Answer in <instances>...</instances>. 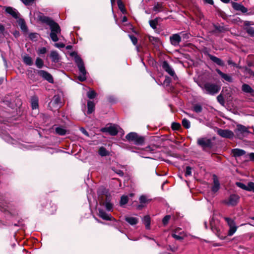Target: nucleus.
<instances>
[{
	"label": "nucleus",
	"instance_id": "f257e3e1",
	"mask_svg": "<svg viewBox=\"0 0 254 254\" xmlns=\"http://www.w3.org/2000/svg\"><path fill=\"white\" fill-rule=\"evenodd\" d=\"M198 86L206 93L214 95L219 92L220 87L210 83H198Z\"/></svg>",
	"mask_w": 254,
	"mask_h": 254
},
{
	"label": "nucleus",
	"instance_id": "f03ea898",
	"mask_svg": "<svg viewBox=\"0 0 254 254\" xmlns=\"http://www.w3.org/2000/svg\"><path fill=\"white\" fill-rule=\"evenodd\" d=\"M74 60L80 72V74L78 76V78L80 81H83L86 79V71L83 62L80 57L77 55L74 57Z\"/></svg>",
	"mask_w": 254,
	"mask_h": 254
},
{
	"label": "nucleus",
	"instance_id": "7ed1b4c3",
	"mask_svg": "<svg viewBox=\"0 0 254 254\" xmlns=\"http://www.w3.org/2000/svg\"><path fill=\"white\" fill-rule=\"evenodd\" d=\"M41 20L46 23L50 27L51 32L57 33H61V29L59 24L52 20L51 18L44 16L41 18Z\"/></svg>",
	"mask_w": 254,
	"mask_h": 254
},
{
	"label": "nucleus",
	"instance_id": "20e7f679",
	"mask_svg": "<svg viewBox=\"0 0 254 254\" xmlns=\"http://www.w3.org/2000/svg\"><path fill=\"white\" fill-rule=\"evenodd\" d=\"M126 139L129 141H133L136 145H141L144 142V138L139 136L135 132H130L126 136Z\"/></svg>",
	"mask_w": 254,
	"mask_h": 254
},
{
	"label": "nucleus",
	"instance_id": "39448f33",
	"mask_svg": "<svg viewBox=\"0 0 254 254\" xmlns=\"http://www.w3.org/2000/svg\"><path fill=\"white\" fill-rule=\"evenodd\" d=\"M250 133L248 127L242 125H238L235 130V133L237 137L242 139Z\"/></svg>",
	"mask_w": 254,
	"mask_h": 254
},
{
	"label": "nucleus",
	"instance_id": "423d86ee",
	"mask_svg": "<svg viewBox=\"0 0 254 254\" xmlns=\"http://www.w3.org/2000/svg\"><path fill=\"white\" fill-rule=\"evenodd\" d=\"M224 220L227 222V225L229 227V230L228 235L229 236H232L237 231V227L236 225L235 221L229 217H224Z\"/></svg>",
	"mask_w": 254,
	"mask_h": 254
},
{
	"label": "nucleus",
	"instance_id": "0eeeda50",
	"mask_svg": "<svg viewBox=\"0 0 254 254\" xmlns=\"http://www.w3.org/2000/svg\"><path fill=\"white\" fill-rule=\"evenodd\" d=\"M240 199V196L235 194H231L229 198L224 201V203L229 206H235L237 204Z\"/></svg>",
	"mask_w": 254,
	"mask_h": 254
},
{
	"label": "nucleus",
	"instance_id": "6e6552de",
	"mask_svg": "<svg viewBox=\"0 0 254 254\" xmlns=\"http://www.w3.org/2000/svg\"><path fill=\"white\" fill-rule=\"evenodd\" d=\"M197 144L205 149L211 147V141L207 138H199L197 139Z\"/></svg>",
	"mask_w": 254,
	"mask_h": 254
},
{
	"label": "nucleus",
	"instance_id": "1a4fd4ad",
	"mask_svg": "<svg viewBox=\"0 0 254 254\" xmlns=\"http://www.w3.org/2000/svg\"><path fill=\"white\" fill-rule=\"evenodd\" d=\"M217 132L220 136L223 137L231 138L234 136V133L228 129H218Z\"/></svg>",
	"mask_w": 254,
	"mask_h": 254
},
{
	"label": "nucleus",
	"instance_id": "9d476101",
	"mask_svg": "<svg viewBox=\"0 0 254 254\" xmlns=\"http://www.w3.org/2000/svg\"><path fill=\"white\" fill-rule=\"evenodd\" d=\"M172 236L177 240H181L184 239L185 235L181 229L177 228L173 231Z\"/></svg>",
	"mask_w": 254,
	"mask_h": 254
},
{
	"label": "nucleus",
	"instance_id": "9b49d317",
	"mask_svg": "<svg viewBox=\"0 0 254 254\" xmlns=\"http://www.w3.org/2000/svg\"><path fill=\"white\" fill-rule=\"evenodd\" d=\"M151 199L149 198L147 195H141L139 198L140 204H139L137 206V208L138 209H141L142 207H144L147 204H148L151 201Z\"/></svg>",
	"mask_w": 254,
	"mask_h": 254
},
{
	"label": "nucleus",
	"instance_id": "f8f14e48",
	"mask_svg": "<svg viewBox=\"0 0 254 254\" xmlns=\"http://www.w3.org/2000/svg\"><path fill=\"white\" fill-rule=\"evenodd\" d=\"M38 75L42 77L45 80L49 81L50 83H53L54 80L52 76L48 72L40 70L38 72Z\"/></svg>",
	"mask_w": 254,
	"mask_h": 254
},
{
	"label": "nucleus",
	"instance_id": "ddd939ff",
	"mask_svg": "<svg viewBox=\"0 0 254 254\" xmlns=\"http://www.w3.org/2000/svg\"><path fill=\"white\" fill-rule=\"evenodd\" d=\"M102 132H108L112 135H115L118 133V130L117 127L115 126L104 127L101 129Z\"/></svg>",
	"mask_w": 254,
	"mask_h": 254
},
{
	"label": "nucleus",
	"instance_id": "4468645a",
	"mask_svg": "<svg viewBox=\"0 0 254 254\" xmlns=\"http://www.w3.org/2000/svg\"><path fill=\"white\" fill-rule=\"evenodd\" d=\"M162 67L163 69L168 73L171 76H174L175 73L173 68L169 65L166 61H164L162 63Z\"/></svg>",
	"mask_w": 254,
	"mask_h": 254
},
{
	"label": "nucleus",
	"instance_id": "2eb2a0df",
	"mask_svg": "<svg viewBox=\"0 0 254 254\" xmlns=\"http://www.w3.org/2000/svg\"><path fill=\"white\" fill-rule=\"evenodd\" d=\"M170 40L172 45L177 46L181 42V38L178 34H175L170 37Z\"/></svg>",
	"mask_w": 254,
	"mask_h": 254
},
{
	"label": "nucleus",
	"instance_id": "dca6fc26",
	"mask_svg": "<svg viewBox=\"0 0 254 254\" xmlns=\"http://www.w3.org/2000/svg\"><path fill=\"white\" fill-rule=\"evenodd\" d=\"M98 215L104 220H112L113 219L111 215L108 214L102 209H98Z\"/></svg>",
	"mask_w": 254,
	"mask_h": 254
},
{
	"label": "nucleus",
	"instance_id": "f3484780",
	"mask_svg": "<svg viewBox=\"0 0 254 254\" xmlns=\"http://www.w3.org/2000/svg\"><path fill=\"white\" fill-rule=\"evenodd\" d=\"M5 11L16 19L19 17V13L15 8H13L11 7H7L5 9Z\"/></svg>",
	"mask_w": 254,
	"mask_h": 254
},
{
	"label": "nucleus",
	"instance_id": "a211bd4d",
	"mask_svg": "<svg viewBox=\"0 0 254 254\" xmlns=\"http://www.w3.org/2000/svg\"><path fill=\"white\" fill-rule=\"evenodd\" d=\"M213 178V185L212 187V191L215 192H217L220 188V184L218 178L216 175H214Z\"/></svg>",
	"mask_w": 254,
	"mask_h": 254
},
{
	"label": "nucleus",
	"instance_id": "6ab92c4d",
	"mask_svg": "<svg viewBox=\"0 0 254 254\" xmlns=\"http://www.w3.org/2000/svg\"><path fill=\"white\" fill-rule=\"evenodd\" d=\"M232 6L236 10H239L242 11L243 13H245L247 12V8H246L244 6H243L242 4L236 3V2H233L232 3Z\"/></svg>",
	"mask_w": 254,
	"mask_h": 254
},
{
	"label": "nucleus",
	"instance_id": "aec40b11",
	"mask_svg": "<svg viewBox=\"0 0 254 254\" xmlns=\"http://www.w3.org/2000/svg\"><path fill=\"white\" fill-rule=\"evenodd\" d=\"M232 152L233 156L235 157H240L246 154V151L245 150L238 148L233 149L232 150Z\"/></svg>",
	"mask_w": 254,
	"mask_h": 254
},
{
	"label": "nucleus",
	"instance_id": "412c9836",
	"mask_svg": "<svg viewBox=\"0 0 254 254\" xmlns=\"http://www.w3.org/2000/svg\"><path fill=\"white\" fill-rule=\"evenodd\" d=\"M209 57L211 61L218 65L221 66H223L224 65V62L220 59L211 55H209Z\"/></svg>",
	"mask_w": 254,
	"mask_h": 254
},
{
	"label": "nucleus",
	"instance_id": "4be33fe9",
	"mask_svg": "<svg viewBox=\"0 0 254 254\" xmlns=\"http://www.w3.org/2000/svg\"><path fill=\"white\" fill-rule=\"evenodd\" d=\"M242 90L245 93H251L252 95L254 93V90L247 84H244L242 85Z\"/></svg>",
	"mask_w": 254,
	"mask_h": 254
},
{
	"label": "nucleus",
	"instance_id": "5701e85b",
	"mask_svg": "<svg viewBox=\"0 0 254 254\" xmlns=\"http://www.w3.org/2000/svg\"><path fill=\"white\" fill-rule=\"evenodd\" d=\"M217 72L223 78H224L226 81H228V82H232V78L231 77V76H230L229 75L227 74H225V73H223L220 70H219V69H216Z\"/></svg>",
	"mask_w": 254,
	"mask_h": 254
},
{
	"label": "nucleus",
	"instance_id": "b1692460",
	"mask_svg": "<svg viewBox=\"0 0 254 254\" xmlns=\"http://www.w3.org/2000/svg\"><path fill=\"white\" fill-rule=\"evenodd\" d=\"M50 58L53 62L58 63L59 61V55L56 51H52L51 52Z\"/></svg>",
	"mask_w": 254,
	"mask_h": 254
},
{
	"label": "nucleus",
	"instance_id": "393cba45",
	"mask_svg": "<svg viewBox=\"0 0 254 254\" xmlns=\"http://www.w3.org/2000/svg\"><path fill=\"white\" fill-rule=\"evenodd\" d=\"M56 132L60 135H64L66 134L68 131L62 127H57L55 128Z\"/></svg>",
	"mask_w": 254,
	"mask_h": 254
},
{
	"label": "nucleus",
	"instance_id": "a878e982",
	"mask_svg": "<svg viewBox=\"0 0 254 254\" xmlns=\"http://www.w3.org/2000/svg\"><path fill=\"white\" fill-rule=\"evenodd\" d=\"M125 220L127 223L131 225H135L138 222V219L137 218L133 217H126Z\"/></svg>",
	"mask_w": 254,
	"mask_h": 254
},
{
	"label": "nucleus",
	"instance_id": "bb28decb",
	"mask_svg": "<svg viewBox=\"0 0 254 254\" xmlns=\"http://www.w3.org/2000/svg\"><path fill=\"white\" fill-rule=\"evenodd\" d=\"M143 222L145 225V227L147 229H149L150 228V218L149 216L146 215L143 218Z\"/></svg>",
	"mask_w": 254,
	"mask_h": 254
},
{
	"label": "nucleus",
	"instance_id": "cd10ccee",
	"mask_svg": "<svg viewBox=\"0 0 254 254\" xmlns=\"http://www.w3.org/2000/svg\"><path fill=\"white\" fill-rule=\"evenodd\" d=\"M88 114H91L94 111L95 104L92 101H89L87 103Z\"/></svg>",
	"mask_w": 254,
	"mask_h": 254
},
{
	"label": "nucleus",
	"instance_id": "c85d7f7f",
	"mask_svg": "<svg viewBox=\"0 0 254 254\" xmlns=\"http://www.w3.org/2000/svg\"><path fill=\"white\" fill-rule=\"evenodd\" d=\"M210 225L211 226V229L212 230L216 233V234L217 235L218 237H219L221 239H223L225 236H221V233L220 230H218L216 227H214L212 226V222H210Z\"/></svg>",
	"mask_w": 254,
	"mask_h": 254
},
{
	"label": "nucleus",
	"instance_id": "c756f323",
	"mask_svg": "<svg viewBox=\"0 0 254 254\" xmlns=\"http://www.w3.org/2000/svg\"><path fill=\"white\" fill-rule=\"evenodd\" d=\"M18 23L22 30L24 31L27 30V27L24 19L19 18L18 20Z\"/></svg>",
	"mask_w": 254,
	"mask_h": 254
},
{
	"label": "nucleus",
	"instance_id": "7c9ffc66",
	"mask_svg": "<svg viewBox=\"0 0 254 254\" xmlns=\"http://www.w3.org/2000/svg\"><path fill=\"white\" fill-rule=\"evenodd\" d=\"M102 205L105 207L107 210L109 211L113 210V204L110 201H106L105 202H103Z\"/></svg>",
	"mask_w": 254,
	"mask_h": 254
},
{
	"label": "nucleus",
	"instance_id": "2f4dec72",
	"mask_svg": "<svg viewBox=\"0 0 254 254\" xmlns=\"http://www.w3.org/2000/svg\"><path fill=\"white\" fill-rule=\"evenodd\" d=\"M24 63L28 65H31L33 64L31 58L28 56H25L23 58Z\"/></svg>",
	"mask_w": 254,
	"mask_h": 254
},
{
	"label": "nucleus",
	"instance_id": "473e14b6",
	"mask_svg": "<svg viewBox=\"0 0 254 254\" xmlns=\"http://www.w3.org/2000/svg\"><path fill=\"white\" fill-rule=\"evenodd\" d=\"M149 40L151 43L155 45H157L160 42V40L158 38L153 36H149Z\"/></svg>",
	"mask_w": 254,
	"mask_h": 254
},
{
	"label": "nucleus",
	"instance_id": "72a5a7b5",
	"mask_svg": "<svg viewBox=\"0 0 254 254\" xmlns=\"http://www.w3.org/2000/svg\"><path fill=\"white\" fill-rule=\"evenodd\" d=\"M61 34V33H54V32H51L50 36L51 38V39L54 42H57L59 41V38L58 37V36L59 35Z\"/></svg>",
	"mask_w": 254,
	"mask_h": 254
},
{
	"label": "nucleus",
	"instance_id": "f704fd0d",
	"mask_svg": "<svg viewBox=\"0 0 254 254\" xmlns=\"http://www.w3.org/2000/svg\"><path fill=\"white\" fill-rule=\"evenodd\" d=\"M246 190L254 192V183L252 182H249L248 185H247Z\"/></svg>",
	"mask_w": 254,
	"mask_h": 254
},
{
	"label": "nucleus",
	"instance_id": "c9c22d12",
	"mask_svg": "<svg viewBox=\"0 0 254 254\" xmlns=\"http://www.w3.org/2000/svg\"><path fill=\"white\" fill-rule=\"evenodd\" d=\"M35 64L37 67L42 68L44 64L43 60L39 58H37L36 60Z\"/></svg>",
	"mask_w": 254,
	"mask_h": 254
},
{
	"label": "nucleus",
	"instance_id": "e433bc0d",
	"mask_svg": "<svg viewBox=\"0 0 254 254\" xmlns=\"http://www.w3.org/2000/svg\"><path fill=\"white\" fill-rule=\"evenodd\" d=\"M99 154L101 156H106L108 154V152L104 147H101L99 150Z\"/></svg>",
	"mask_w": 254,
	"mask_h": 254
},
{
	"label": "nucleus",
	"instance_id": "4c0bfd02",
	"mask_svg": "<svg viewBox=\"0 0 254 254\" xmlns=\"http://www.w3.org/2000/svg\"><path fill=\"white\" fill-rule=\"evenodd\" d=\"M117 3H118V5L119 6V9L121 10V11L123 13H125L126 12V10L125 8L124 5L123 3L122 0H117Z\"/></svg>",
	"mask_w": 254,
	"mask_h": 254
},
{
	"label": "nucleus",
	"instance_id": "58836bf2",
	"mask_svg": "<svg viewBox=\"0 0 254 254\" xmlns=\"http://www.w3.org/2000/svg\"><path fill=\"white\" fill-rule=\"evenodd\" d=\"M31 106L32 109H36L38 107V101L36 98L33 99L31 102Z\"/></svg>",
	"mask_w": 254,
	"mask_h": 254
},
{
	"label": "nucleus",
	"instance_id": "ea45409f",
	"mask_svg": "<svg viewBox=\"0 0 254 254\" xmlns=\"http://www.w3.org/2000/svg\"><path fill=\"white\" fill-rule=\"evenodd\" d=\"M96 93L94 90L90 89L87 92V96L90 99H93L96 97Z\"/></svg>",
	"mask_w": 254,
	"mask_h": 254
},
{
	"label": "nucleus",
	"instance_id": "a19ab883",
	"mask_svg": "<svg viewBox=\"0 0 254 254\" xmlns=\"http://www.w3.org/2000/svg\"><path fill=\"white\" fill-rule=\"evenodd\" d=\"M128 202V197L126 195H123L121 198L120 205H123L127 204Z\"/></svg>",
	"mask_w": 254,
	"mask_h": 254
},
{
	"label": "nucleus",
	"instance_id": "79ce46f5",
	"mask_svg": "<svg viewBox=\"0 0 254 254\" xmlns=\"http://www.w3.org/2000/svg\"><path fill=\"white\" fill-rule=\"evenodd\" d=\"M158 23V19H155L149 21V24L150 26L154 29L156 28V26Z\"/></svg>",
	"mask_w": 254,
	"mask_h": 254
},
{
	"label": "nucleus",
	"instance_id": "37998d69",
	"mask_svg": "<svg viewBox=\"0 0 254 254\" xmlns=\"http://www.w3.org/2000/svg\"><path fill=\"white\" fill-rule=\"evenodd\" d=\"M182 125L186 128H189L190 127V122L186 119H184L183 120Z\"/></svg>",
	"mask_w": 254,
	"mask_h": 254
},
{
	"label": "nucleus",
	"instance_id": "c03bdc74",
	"mask_svg": "<svg viewBox=\"0 0 254 254\" xmlns=\"http://www.w3.org/2000/svg\"><path fill=\"white\" fill-rule=\"evenodd\" d=\"M154 10L157 12H159L163 9V5L162 3H157L153 8Z\"/></svg>",
	"mask_w": 254,
	"mask_h": 254
},
{
	"label": "nucleus",
	"instance_id": "a18cd8bd",
	"mask_svg": "<svg viewBox=\"0 0 254 254\" xmlns=\"http://www.w3.org/2000/svg\"><path fill=\"white\" fill-rule=\"evenodd\" d=\"M193 111L196 113H200L202 111V107L199 105H195L193 107Z\"/></svg>",
	"mask_w": 254,
	"mask_h": 254
},
{
	"label": "nucleus",
	"instance_id": "49530a36",
	"mask_svg": "<svg viewBox=\"0 0 254 254\" xmlns=\"http://www.w3.org/2000/svg\"><path fill=\"white\" fill-rule=\"evenodd\" d=\"M60 97L58 95L54 96L52 102L55 104H59L60 103Z\"/></svg>",
	"mask_w": 254,
	"mask_h": 254
},
{
	"label": "nucleus",
	"instance_id": "de8ad7c7",
	"mask_svg": "<svg viewBox=\"0 0 254 254\" xmlns=\"http://www.w3.org/2000/svg\"><path fill=\"white\" fill-rule=\"evenodd\" d=\"M247 33L251 36H254V28L253 27H248L247 28Z\"/></svg>",
	"mask_w": 254,
	"mask_h": 254
},
{
	"label": "nucleus",
	"instance_id": "09e8293b",
	"mask_svg": "<svg viewBox=\"0 0 254 254\" xmlns=\"http://www.w3.org/2000/svg\"><path fill=\"white\" fill-rule=\"evenodd\" d=\"M180 127L181 125L179 123H173L172 124V128L174 130H178L180 128Z\"/></svg>",
	"mask_w": 254,
	"mask_h": 254
},
{
	"label": "nucleus",
	"instance_id": "8fccbe9b",
	"mask_svg": "<svg viewBox=\"0 0 254 254\" xmlns=\"http://www.w3.org/2000/svg\"><path fill=\"white\" fill-rule=\"evenodd\" d=\"M236 185H237V187L246 190L247 185H245L244 184L241 182H237L236 183Z\"/></svg>",
	"mask_w": 254,
	"mask_h": 254
},
{
	"label": "nucleus",
	"instance_id": "3c124183",
	"mask_svg": "<svg viewBox=\"0 0 254 254\" xmlns=\"http://www.w3.org/2000/svg\"><path fill=\"white\" fill-rule=\"evenodd\" d=\"M191 175V168L190 167L188 166L186 168V170L185 172V176L186 177L190 176Z\"/></svg>",
	"mask_w": 254,
	"mask_h": 254
},
{
	"label": "nucleus",
	"instance_id": "603ef678",
	"mask_svg": "<svg viewBox=\"0 0 254 254\" xmlns=\"http://www.w3.org/2000/svg\"><path fill=\"white\" fill-rule=\"evenodd\" d=\"M170 218L171 217L170 215H166V216H165L162 220L163 224L165 225H166L168 223L169 220L170 219Z\"/></svg>",
	"mask_w": 254,
	"mask_h": 254
},
{
	"label": "nucleus",
	"instance_id": "864d4df0",
	"mask_svg": "<svg viewBox=\"0 0 254 254\" xmlns=\"http://www.w3.org/2000/svg\"><path fill=\"white\" fill-rule=\"evenodd\" d=\"M129 37L131 41H132V43L133 44V45H135L137 43V38L133 35H129Z\"/></svg>",
	"mask_w": 254,
	"mask_h": 254
},
{
	"label": "nucleus",
	"instance_id": "5fc2aeb1",
	"mask_svg": "<svg viewBox=\"0 0 254 254\" xmlns=\"http://www.w3.org/2000/svg\"><path fill=\"white\" fill-rule=\"evenodd\" d=\"M37 52L39 55L44 54L47 52V49L46 48L43 47L42 48L39 49L38 50Z\"/></svg>",
	"mask_w": 254,
	"mask_h": 254
},
{
	"label": "nucleus",
	"instance_id": "6e6d98bb",
	"mask_svg": "<svg viewBox=\"0 0 254 254\" xmlns=\"http://www.w3.org/2000/svg\"><path fill=\"white\" fill-rule=\"evenodd\" d=\"M217 99L218 101L220 104H223V103H224V98H223V97L221 95H218L217 96Z\"/></svg>",
	"mask_w": 254,
	"mask_h": 254
},
{
	"label": "nucleus",
	"instance_id": "4d7b16f0",
	"mask_svg": "<svg viewBox=\"0 0 254 254\" xmlns=\"http://www.w3.org/2000/svg\"><path fill=\"white\" fill-rule=\"evenodd\" d=\"M80 130L85 135H86L87 136H89V134H88V132L84 128L81 127L80 128Z\"/></svg>",
	"mask_w": 254,
	"mask_h": 254
},
{
	"label": "nucleus",
	"instance_id": "13d9d810",
	"mask_svg": "<svg viewBox=\"0 0 254 254\" xmlns=\"http://www.w3.org/2000/svg\"><path fill=\"white\" fill-rule=\"evenodd\" d=\"M55 46L57 48H64V45L62 43H56Z\"/></svg>",
	"mask_w": 254,
	"mask_h": 254
},
{
	"label": "nucleus",
	"instance_id": "bf43d9fd",
	"mask_svg": "<svg viewBox=\"0 0 254 254\" xmlns=\"http://www.w3.org/2000/svg\"><path fill=\"white\" fill-rule=\"evenodd\" d=\"M145 150L146 151H149V152H153L154 151V149H153L152 147H151V146H147V147H146Z\"/></svg>",
	"mask_w": 254,
	"mask_h": 254
},
{
	"label": "nucleus",
	"instance_id": "052dcab7",
	"mask_svg": "<svg viewBox=\"0 0 254 254\" xmlns=\"http://www.w3.org/2000/svg\"><path fill=\"white\" fill-rule=\"evenodd\" d=\"M248 156L251 160L254 161V153H251L248 154Z\"/></svg>",
	"mask_w": 254,
	"mask_h": 254
},
{
	"label": "nucleus",
	"instance_id": "680f3d73",
	"mask_svg": "<svg viewBox=\"0 0 254 254\" xmlns=\"http://www.w3.org/2000/svg\"><path fill=\"white\" fill-rule=\"evenodd\" d=\"M170 82V79L168 77H166L164 81V83L166 84H169Z\"/></svg>",
	"mask_w": 254,
	"mask_h": 254
},
{
	"label": "nucleus",
	"instance_id": "e2e57ef3",
	"mask_svg": "<svg viewBox=\"0 0 254 254\" xmlns=\"http://www.w3.org/2000/svg\"><path fill=\"white\" fill-rule=\"evenodd\" d=\"M203 0L205 2L210 4H213V3H214L213 0Z\"/></svg>",
	"mask_w": 254,
	"mask_h": 254
},
{
	"label": "nucleus",
	"instance_id": "0e129e2a",
	"mask_svg": "<svg viewBox=\"0 0 254 254\" xmlns=\"http://www.w3.org/2000/svg\"><path fill=\"white\" fill-rule=\"evenodd\" d=\"M117 174H118V175H119L120 176H124V173L121 170H118L116 172Z\"/></svg>",
	"mask_w": 254,
	"mask_h": 254
},
{
	"label": "nucleus",
	"instance_id": "69168bd1",
	"mask_svg": "<svg viewBox=\"0 0 254 254\" xmlns=\"http://www.w3.org/2000/svg\"><path fill=\"white\" fill-rule=\"evenodd\" d=\"M37 34H31L30 35V37L31 39L35 38H37Z\"/></svg>",
	"mask_w": 254,
	"mask_h": 254
},
{
	"label": "nucleus",
	"instance_id": "338daca9",
	"mask_svg": "<svg viewBox=\"0 0 254 254\" xmlns=\"http://www.w3.org/2000/svg\"><path fill=\"white\" fill-rule=\"evenodd\" d=\"M228 64L229 65H235V64L231 60L228 61Z\"/></svg>",
	"mask_w": 254,
	"mask_h": 254
},
{
	"label": "nucleus",
	"instance_id": "774afa93",
	"mask_svg": "<svg viewBox=\"0 0 254 254\" xmlns=\"http://www.w3.org/2000/svg\"><path fill=\"white\" fill-rule=\"evenodd\" d=\"M34 0H24L25 3L26 4H28L30 3L31 2H33Z\"/></svg>",
	"mask_w": 254,
	"mask_h": 254
}]
</instances>
